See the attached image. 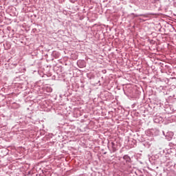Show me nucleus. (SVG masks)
Returning a JSON list of instances; mask_svg holds the SVG:
<instances>
[{
  "label": "nucleus",
  "mask_w": 176,
  "mask_h": 176,
  "mask_svg": "<svg viewBox=\"0 0 176 176\" xmlns=\"http://www.w3.org/2000/svg\"><path fill=\"white\" fill-rule=\"evenodd\" d=\"M123 160H126V162H130V160H131L130 157H129V155H124L123 157Z\"/></svg>",
  "instance_id": "f257e3e1"
}]
</instances>
